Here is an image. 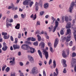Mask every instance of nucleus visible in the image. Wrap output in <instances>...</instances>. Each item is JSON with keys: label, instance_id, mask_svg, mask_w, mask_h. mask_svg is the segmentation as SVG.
<instances>
[{"label": "nucleus", "instance_id": "28", "mask_svg": "<svg viewBox=\"0 0 76 76\" xmlns=\"http://www.w3.org/2000/svg\"><path fill=\"white\" fill-rule=\"evenodd\" d=\"M40 34L41 32L37 30L36 31L35 34V35H37V34Z\"/></svg>", "mask_w": 76, "mask_h": 76}, {"label": "nucleus", "instance_id": "62", "mask_svg": "<svg viewBox=\"0 0 76 76\" xmlns=\"http://www.w3.org/2000/svg\"><path fill=\"white\" fill-rule=\"evenodd\" d=\"M28 41L31 40V41L32 40V37H29L28 38Z\"/></svg>", "mask_w": 76, "mask_h": 76}, {"label": "nucleus", "instance_id": "1", "mask_svg": "<svg viewBox=\"0 0 76 76\" xmlns=\"http://www.w3.org/2000/svg\"><path fill=\"white\" fill-rule=\"evenodd\" d=\"M75 3H76V0H75V2L73 1L71 3V4L69 8V11L70 13H72V12L73 9V7L75 6V7H76V4H75Z\"/></svg>", "mask_w": 76, "mask_h": 76}, {"label": "nucleus", "instance_id": "23", "mask_svg": "<svg viewBox=\"0 0 76 76\" xmlns=\"http://www.w3.org/2000/svg\"><path fill=\"white\" fill-rule=\"evenodd\" d=\"M15 28L17 29H19V28H20V24L17 23V25L15 26Z\"/></svg>", "mask_w": 76, "mask_h": 76}, {"label": "nucleus", "instance_id": "7", "mask_svg": "<svg viewBox=\"0 0 76 76\" xmlns=\"http://www.w3.org/2000/svg\"><path fill=\"white\" fill-rule=\"evenodd\" d=\"M70 38H71V36L69 35L66 37H64L62 39L63 41H65V39H66V42H69V41H70Z\"/></svg>", "mask_w": 76, "mask_h": 76}, {"label": "nucleus", "instance_id": "63", "mask_svg": "<svg viewBox=\"0 0 76 76\" xmlns=\"http://www.w3.org/2000/svg\"><path fill=\"white\" fill-rule=\"evenodd\" d=\"M26 42L28 45H31V42Z\"/></svg>", "mask_w": 76, "mask_h": 76}, {"label": "nucleus", "instance_id": "44", "mask_svg": "<svg viewBox=\"0 0 76 76\" xmlns=\"http://www.w3.org/2000/svg\"><path fill=\"white\" fill-rule=\"evenodd\" d=\"M7 33H4V32H2V35H4V36H6V35H7Z\"/></svg>", "mask_w": 76, "mask_h": 76}, {"label": "nucleus", "instance_id": "45", "mask_svg": "<svg viewBox=\"0 0 76 76\" xmlns=\"http://www.w3.org/2000/svg\"><path fill=\"white\" fill-rule=\"evenodd\" d=\"M15 41L14 43H15V44H17V42H18V38H15Z\"/></svg>", "mask_w": 76, "mask_h": 76}, {"label": "nucleus", "instance_id": "3", "mask_svg": "<svg viewBox=\"0 0 76 76\" xmlns=\"http://www.w3.org/2000/svg\"><path fill=\"white\" fill-rule=\"evenodd\" d=\"M43 54H45V57L46 58V59H48V52L47 51L45 50H44V49H43V51H42Z\"/></svg>", "mask_w": 76, "mask_h": 76}, {"label": "nucleus", "instance_id": "60", "mask_svg": "<svg viewBox=\"0 0 76 76\" xmlns=\"http://www.w3.org/2000/svg\"><path fill=\"white\" fill-rule=\"evenodd\" d=\"M62 19V23H63L64 22V18L62 17L61 18Z\"/></svg>", "mask_w": 76, "mask_h": 76}, {"label": "nucleus", "instance_id": "20", "mask_svg": "<svg viewBox=\"0 0 76 76\" xmlns=\"http://www.w3.org/2000/svg\"><path fill=\"white\" fill-rule=\"evenodd\" d=\"M36 6V9H35V11L36 12H38V2H36L35 4Z\"/></svg>", "mask_w": 76, "mask_h": 76}, {"label": "nucleus", "instance_id": "31", "mask_svg": "<svg viewBox=\"0 0 76 76\" xmlns=\"http://www.w3.org/2000/svg\"><path fill=\"white\" fill-rule=\"evenodd\" d=\"M64 19L65 21L66 22H68V20H69V18H68V17L67 16L65 17Z\"/></svg>", "mask_w": 76, "mask_h": 76}, {"label": "nucleus", "instance_id": "46", "mask_svg": "<svg viewBox=\"0 0 76 76\" xmlns=\"http://www.w3.org/2000/svg\"><path fill=\"white\" fill-rule=\"evenodd\" d=\"M51 63H52V59H50L49 62V65H50V64H51Z\"/></svg>", "mask_w": 76, "mask_h": 76}, {"label": "nucleus", "instance_id": "4", "mask_svg": "<svg viewBox=\"0 0 76 76\" xmlns=\"http://www.w3.org/2000/svg\"><path fill=\"white\" fill-rule=\"evenodd\" d=\"M28 60L31 63H34V58L30 55H28Z\"/></svg>", "mask_w": 76, "mask_h": 76}, {"label": "nucleus", "instance_id": "55", "mask_svg": "<svg viewBox=\"0 0 76 76\" xmlns=\"http://www.w3.org/2000/svg\"><path fill=\"white\" fill-rule=\"evenodd\" d=\"M20 65L21 66H23V64L22 62H20Z\"/></svg>", "mask_w": 76, "mask_h": 76}, {"label": "nucleus", "instance_id": "32", "mask_svg": "<svg viewBox=\"0 0 76 76\" xmlns=\"http://www.w3.org/2000/svg\"><path fill=\"white\" fill-rule=\"evenodd\" d=\"M9 37H10L9 35H8L7 36L4 35V38L5 39H8V38H9Z\"/></svg>", "mask_w": 76, "mask_h": 76}, {"label": "nucleus", "instance_id": "34", "mask_svg": "<svg viewBox=\"0 0 76 76\" xmlns=\"http://www.w3.org/2000/svg\"><path fill=\"white\" fill-rule=\"evenodd\" d=\"M63 30L61 31L60 34L61 35H63L64 34V32H63V30L64 29V28H63Z\"/></svg>", "mask_w": 76, "mask_h": 76}, {"label": "nucleus", "instance_id": "16", "mask_svg": "<svg viewBox=\"0 0 76 76\" xmlns=\"http://www.w3.org/2000/svg\"><path fill=\"white\" fill-rule=\"evenodd\" d=\"M36 68L35 67H34L31 71L32 74L35 75L36 73Z\"/></svg>", "mask_w": 76, "mask_h": 76}, {"label": "nucleus", "instance_id": "42", "mask_svg": "<svg viewBox=\"0 0 76 76\" xmlns=\"http://www.w3.org/2000/svg\"><path fill=\"white\" fill-rule=\"evenodd\" d=\"M44 11H41L40 12V15H41V16H42V15H43L44 14Z\"/></svg>", "mask_w": 76, "mask_h": 76}, {"label": "nucleus", "instance_id": "5", "mask_svg": "<svg viewBox=\"0 0 76 76\" xmlns=\"http://www.w3.org/2000/svg\"><path fill=\"white\" fill-rule=\"evenodd\" d=\"M31 0H26L24 1L23 2V5H29V4L31 3Z\"/></svg>", "mask_w": 76, "mask_h": 76}, {"label": "nucleus", "instance_id": "47", "mask_svg": "<svg viewBox=\"0 0 76 76\" xmlns=\"http://www.w3.org/2000/svg\"><path fill=\"white\" fill-rule=\"evenodd\" d=\"M48 44L49 47H51L52 45L51 43V42H48Z\"/></svg>", "mask_w": 76, "mask_h": 76}, {"label": "nucleus", "instance_id": "43", "mask_svg": "<svg viewBox=\"0 0 76 76\" xmlns=\"http://www.w3.org/2000/svg\"><path fill=\"white\" fill-rule=\"evenodd\" d=\"M5 70L7 72H8L10 70V68L9 67H7L6 69Z\"/></svg>", "mask_w": 76, "mask_h": 76}, {"label": "nucleus", "instance_id": "8", "mask_svg": "<svg viewBox=\"0 0 76 76\" xmlns=\"http://www.w3.org/2000/svg\"><path fill=\"white\" fill-rule=\"evenodd\" d=\"M55 70L56 71V72L57 74H56V72H55L53 73V74L52 73H51V74H50V76H57V75H58V69H57V68Z\"/></svg>", "mask_w": 76, "mask_h": 76}, {"label": "nucleus", "instance_id": "17", "mask_svg": "<svg viewBox=\"0 0 76 76\" xmlns=\"http://www.w3.org/2000/svg\"><path fill=\"white\" fill-rule=\"evenodd\" d=\"M62 60L63 61V63L64 64L63 65H64L63 66L64 67H67V64H66V61L64 59H62Z\"/></svg>", "mask_w": 76, "mask_h": 76}, {"label": "nucleus", "instance_id": "37", "mask_svg": "<svg viewBox=\"0 0 76 76\" xmlns=\"http://www.w3.org/2000/svg\"><path fill=\"white\" fill-rule=\"evenodd\" d=\"M53 28V26H51L50 27H49L48 28L49 29V31H51L52 30V28Z\"/></svg>", "mask_w": 76, "mask_h": 76}, {"label": "nucleus", "instance_id": "56", "mask_svg": "<svg viewBox=\"0 0 76 76\" xmlns=\"http://www.w3.org/2000/svg\"><path fill=\"white\" fill-rule=\"evenodd\" d=\"M21 16L22 17V18L23 19H24V18H25V15H23V14H21Z\"/></svg>", "mask_w": 76, "mask_h": 76}, {"label": "nucleus", "instance_id": "24", "mask_svg": "<svg viewBox=\"0 0 76 76\" xmlns=\"http://www.w3.org/2000/svg\"><path fill=\"white\" fill-rule=\"evenodd\" d=\"M7 46H3L2 49L3 51H6V50H7Z\"/></svg>", "mask_w": 76, "mask_h": 76}, {"label": "nucleus", "instance_id": "59", "mask_svg": "<svg viewBox=\"0 0 76 76\" xmlns=\"http://www.w3.org/2000/svg\"><path fill=\"white\" fill-rule=\"evenodd\" d=\"M3 45L4 47H7V46H6V44L5 42H4L3 43Z\"/></svg>", "mask_w": 76, "mask_h": 76}, {"label": "nucleus", "instance_id": "48", "mask_svg": "<svg viewBox=\"0 0 76 76\" xmlns=\"http://www.w3.org/2000/svg\"><path fill=\"white\" fill-rule=\"evenodd\" d=\"M41 63H39V64L41 66H42V61H39Z\"/></svg>", "mask_w": 76, "mask_h": 76}, {"label": "nucleus", "instance_id": "6", "mask_svg": "<svg viewBox=\"0 0 76 76\" xmlns=\"http://www.w3.org/2000/svg\"><path fill=\"white\" fill-rule=\"evenodd\" d=\"M55 21V26L54 29L53 30V32H55L58 26V22L57 20H56Z\"/></svg>", "mask_w": 76, "mask_h": 76}, {"label": "nucleus", "instance_id": "25", "mask_svg": "<svg viewBox=\"0 0 76 76\" xmlns=\"http://www.w3.org/2000/svg\"><path fill=\"white\" fill-rule=\"evenodd\" d=\"M37 37L38 41H40L41 40V36L39 34H37Z\"/></svg>", "mask_w": 76, "mask_h": 76}, {"label": "nucleus", "instance_id": "38", "mask_svg": "<svg viewBox=\"0 0 76 76\" xmlns=\"http://www.w3.org/2000/svg\"><path fill=\"white\" fill-rule=\"evenodd\" d=\"M36 38L31 37V41H36Z\"/></svg>", "mask_w": 76, "mask_h": 76}, {"label": "nucleus", "instance_id": "35", "mask_svg": "<svg viewBox=\"0 0 76 76\" xmlns=\"http://www.w3.org/2000/svg\"><path fill=\"white\" fill-rule=\"evenodd\" d=\"M72 57H75L76 56V54L74 52L72 53Z\"/></svg>", "mask_w": 76, "mask_h": 76}, {"label": "nucleus", "instance_id": "10", "mask_svg": "<svg viewBox=\"0 0 76 76\" xmlns=\"http://www.w3.org/2000/svg\"><path fill=\"white\" fill-rule=\"evenodd\" d=\"M30 17L31 18H33V20H35L37 18V15L35 14L34 15V14H33L30 16Z\"/></svg>", "mask_w": 76, "mask_h": 76}, {"label": "nucleus", "instance_id": "52", "mask_svg": "<svg viewBox=\"0 0 76 76\" xmlns=\"http://www.w3.org/2000/svg\"><path fill=\"white\" fill-rule=\"evenodd\" d=\"M10 76H16V75H15V72H13L12 73V74Z\"/></svg>", "mask_w": 76, "mask_h": 76}, {"label": "nucleus", "instance_id": "13", "mask_svg": "<svg viewBox=\"0 0 76 76\" xmlns=\"http://www.w3.org/2000/svg\"><path fill=\"white\" fill-rule=\"evenodd\" d=\"M13 47L14 50L19 49L20 46L19 45H13Z\"/></svg>", "mask_w": 76, "mask_h": 76}, {"label": "nucleus", "instance_id": "22", "mask_svg": "<svg viewBox=\"0 0 76 76\" xmlns=\"http://www.w3.org/2000/svg\"><path fill=\"white\" fill-rule=\"evenodd\" d=\"M62 56L64 58H66V57H67V56L66 55V52L64 51H63V53L62 54Z\"/></svg>", "mask_w": 76, "mask_h": 76}, {"label": "nucleus", "instance_id": "41", "mask_svg": "<svg viewBox=\"0 0 76 76\" xmlns=\"http://www.w3.org/2000/svg\"><path fill=\"white\" fill-rule=\"evenodd\" d=\"M63 72L64 73H67V71L66 70V68L64 69Z\"/></svg>", "mask_w": 76, "mask_h": 76}, {"label": "nucleus", "instance_id": "29", "mask_svg": "<svg viewBox=\"0 0 76 76\" xmlns=\"http://www.w3.org/2000/svg\"><path fill=\"white\" fill-rule=\"evenodd\" d=\"M72 63L73 64H75L76 62V60L75 58H72Z\"/></svg>", "mask_w": 76, "mask_h": 76}, {"label": "nucleus", "instance_id": "58", "mask_svg": "<svg viewBox=\"0 0 76 76\" xmlns=\"http://www.w3.org/2000/svg\"><path fill=\"white\" fill-rule=\"evenodd\" d=\"M10 39L11 41H13V38L12 36H11Z\"/></svg>", "mask_w": 76, "mask_h": 76}, {"label": "nucleus", "instance_id": "64", "mask_svg": "<svg viewBox=\"0 0 76 76\" xmlns=\"http://www.w3.org/2000/svg\"><path fill=\"white\" fill-rule=\"evenodd\" d=\"M74 71L75 72H76V65L74 66Z\"/></svg>", "mask_w": 76, "mask_h": 76}, {"label": "nucleus", "instance_id": "30", "mask_svg": "<svg viewBox=\"0 0 76 76\" xmlns=\"http://www.w3.org/2000/svg\"><path fill=\"white\" fill-rule=\"evenodd\" d=\"M53 66H54V68H56V62L54 60L53 61Z\"/></svg>", "mask_w": 76, "mask_h": 76}, {"label": "nucleus", "instance_id": "51", "mask_svg": "<svg viewBox=\"0 0 76 76\" xmlns=\"http://www.w3.org/2000/svg\"><path fill=\"white\" fill-rule=\"evenodd\" d=\"M18 18V15H14V19H16V18Z\"/></svg>", "mask_w": 76, "mask_h": 76}, {"label": "nucleus", "instance_id": "27", "mask_svg": "<svg viewBox=\"0 0 76 76\" xmlns=\"http://www.w3.org/2000/svg\"><path fill=\"white\" fill-rule=\"evenodd\" d=\"M8 20L7 22L8 23H9V22H10V23H11V22H13V19H10L9 20L8 18H7L6 20Z\"/></svg>", "mask_w": 76, "mask_h": 76}, {"label": "nucleus", "instance_id": "54", "mask_svg": "<svg viewBox=\"0 0 76 76\" xmlns=\"http://www.w3.org/2000/svg\"><path fill=\"white\" fill-rule=\"evenodd\" d=\"M43 76H46V73L45 71H43Z\"/></svg>", "mask_w": 76, "mask_h": 76}, {"label": "nucleus", "instance_id": "14", "mask_svg": "<svg viewBox=\"0 0 76 76\" xmlns=\"http://www.w3.org/2000/svg\"><path fill=\"white\" fill-rule=\"evenodd\" d=\"M39 46H41V48H44L45 47V43L43 42H41L40 43Z\"/></svg>", "mask_w": 76, "mask_h": 76}, {"label": "nucleus", "instance_id": "19", "mask_svg": "<svg viewBox=\"0 0 76 76\" xmlns=\"http://www.w3.org/2000/svg\"><path fill=\"white\" fill-rule=\"evenodd\" d=\"M44 6L45 9H47V8L49 7V4H48V3H46L44 4Z\"/></svg>", "mask_w": 76, "mask_h": 76}, {"label": "nucleus", "instance_id": "26", "mask_svg": "<svg viewBox=\"0 0 76 76\" xmlns=\"http://www.w3.org/2000/svg\"><path fill=\"white\" fill-rule=\"evenodd\" d=\"M73 33L75 41H76V31H75L74 32H73Z\"/></svg>", "mask_w": 76, "mask_h": 76}, {"label": "nucleus", "instance_id": "61", "mask_svg": "<svg viewBox=\"0 0 76 76\" xmlns=\"http://www.w3.org/2000/svg\"><path fill=\"white\" fill-rule=\"evenodd\" d=\"M37 25H40V23H39V21H38L37 22Z\"/></svg>", "mask_w": 76, "mask_h": 76}, {"label": "nucleus", "instance_id": "15", "mask_svg": "<svg viewBox=\"0 0 76 76\" xmlns=\"http://www.w3.org/2000/svg\"><path fill=\"white\" fill-rule=\"evenodd\" d=\"M66 29H69V28H70L71 26V24L70 23H69L68 22L66 24Z\"/></svg>", "mask_w": 76, "mask_h": 76}, {"label": "nucleus", "instance_id": "11", "mask_svg": "<svg viewBox=\"0 0 76 76\" xmlns=\"http://www.w3.org/2000/svg\"><path fill=\"white\" fill-rule=\"evenodd\" d=\"M29 49H30V52L31 54H33L35 53V49L34 48H33L32 47L30 48Z\"/></svg>", "mask_w": 76, "mask_h": 76}, {"label": "nucleus", "instance_id": "36", "mask_svg": "<svg viewBox=\"0 0 76 76\" xmlns=\"http://www.w3.org/2000/svg\"><path fill=\"white\" fill-rule=\"evenodd\" d=\"M33 45H35V46H37L38 45V42L36 41L33 43Z\"/></svg>", "mask_w": 76, "mask_h": 76}, {"label": "nucleus", "instance_id": "12", "mask_svg": "<svg viewBox=\"0 0 76 76\" xmlns=\"http://www.w3.org/2000/svg\"><path fill=\"white\" fill-rule=\"evenodd\" d=\"M15 58H13L12 59V61H11L10 62V63H11V65L13 66L14 64H15Z\"/></svg>", "mask_w": 76, "mask_h": 76}, {"label": "nucleus", "instance_id": "39", "mask_svg": "<svg viewBox=\"0 0 76 76\" xmlns=\"http://www.w3.org/2000/svg\"><path fill=\"white\" fill-rule=\"evenodd\" d=\"M34 4V2L33 1L30 2L29 4L30 7H31L32 4Z\"/></svg>", "mask_w": 76, "mask_h": 76}, {"label": "nucleus", "instance_id": "57", "mask_svg": "<svg viewBox=\"0 0 76 76\" xmlns=\"http://www.w3.org/2000/svg\"><path fill=\"white\" fill-rule=\"evenodd\" d=\"M72 44H73V42H72V41H71L69 44L70 46H72Z\"/></svg>", "mask_w": 76, "mask_h": 76}, {"label": "nucleus", "instance_id": "21", "mask_svg": "<svg viewBox=\"0 0 76 76\" xmlns=\"http://www.w3.org/2000/svg\"><path fill=\"white\" fill-rule=\"evenodd\" d=\"M38 52L40 57L42 58V53L41 52V50H38Z\"/></svg>", "mask_w": 76, "mask_h": 76}, {"label": "nucleus", "instance_id": "2", "mask_svg": "<svg viewBox=\"0 0 76 76\" xmlns=\"http://www.w3.org/2000/svg\"><path fill=\"white\" fill-rule=\"evenodd\" d=\"M21 48L24 50H29L30 47L26 45H22Z\"/></svg>", "mask_w": 76, "mask_h": 76}, {"label": "nucleus", "instance_id": "53", "mask_svg": "<svg viewBox=\"0 0 76 76\" xmlns=\"http://www.w3.org/2000/svg\"><path fill=\"white\" fill-rule=\"evenodd\" d=\"M66 52H67V55H69V49H67L66 50Z\"/></svg>", "mask_w": 76, "mask_h": 76}, {"label": "nucleus", "instance_id": "50", "mask_svg": "<svg viewBox=\"0 0 76 76\" xmlns=\"http://www.w3.org/2000/svg\"><path fill=\"white\" fill-rule=\"evenodd\" d=\"M6 67V65H5L4 66H3L2 67V71H4V69Z\"/></svg>", "mask_w": 76, "mask_h": 76}, {"label": "nucleus", "instance_id": "33", "mask_svg": "<svg viewBox=\"0 0 76 76\" xmlns=\"http://www.w3.org/2000/svg\"><path fill=\"white\" fill-rule=\"evenodd\" d=\"M7 20H6V26L7 28H9V23H8V22H7Z\"/></svg>", "mask_w": 76, "mask_h": 76}, {"label": "nucleus", "instance_id": "49", "mask_svg": "<svg viewBox=\"0 0 76 76\" xmlns=\"http://www.w3.org/2000/svg\"><path fill=\"white\" fill-rule=\"evenodd\" d=\"M53 48H52V47H50V50L51 53H53V52H54L53 51Z\"/></svg>", "mask_w": 76, "mask_h": 76}, {"label": "nucleus", "instance_id": "40", "mask_svg": "<svg viewBox=\"0 0 76 76\" xmlns=\"http://www.w3.org/2000/svg\"><path fill=\"white\" fill-rule=\"evenodd\" d=\"M11 7H12V9L13 10L14 9V8H15V6H14V5L13 3L11 4Z\"/></svg>", "mask_w": 76, "mask_h": 76}, {"label": "nucleus", "instance_id": "18", "mask_svg": "<svg viewBox=\"0 0 76 76\" xmlns=\"http://www.w3.org/2000/svg\"><path fill=\"white\" fill-rule=\"evenodd\" d=\"M71 30L70 29H67V33H66V35H71Z\"/></svg>", "mask_w": 76, "mask_h": 76}, {"label": "nucleus", "instance_id": "9", "mask_svg": "<svg viewBox=\"0 0 76 76\" xmlns=\"http://www.w3.org/2000/svg\"><path fill=\"white\" fill-rule=\"evenodd\" d=\"M58 44V38H56L55 42L54 43V48H56V47H57Z\"/></svg>", "mask_w": 76, "mask_h": 76}]
</instances>
